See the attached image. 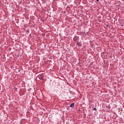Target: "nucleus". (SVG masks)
I'll return each mask as SVG.
<instances>
[{
  "mask_svg": "<svg viewBox=\"0 0 124 124\" xmlns=\"http://www.w3.org/2000/svg\"><path fill=\"white\" fill-rule=\"evenodd\" d=\"M17 57H21V56L18 55H17Z\"/></svg>",
  "mask_w": 124,
  "mask_h": 124,
  "instance_id": "obj_7",
  "label": "nucleus"
},
{
  "mask_svg": "<svg viewBox=\"0 0 124 124\" xmlns=\"http://www.w3.org/2000/svg\"><path fill=\"white\" fill-rule=\"evenodd\" d=\"M79 36H76L74 37L73 41H74V42H76V41H79Z\"/></svg>",
  "mask_w": 124,
  "mask_h": 124,
  "instance_id": "obj_1",
  "label": "nucleus"
},
{
  "mask_svg": "<svg viewBox=\"0 0 124 124\" xmlns=\"http://www.w3.org/2000/svg\"><path fill=\"white\" fill-rule=\"evenodd\" d=\"M93 110L94 111H96L97 109H96V108H93Z\"/></svg>",
  "mask_w": 124,
  "mask_h": 124,
  "instance_id": "obj_6",
  "label": "nucleus"
},
{
  "mask_svg": "<svg viewBox=\"0 0 124 124\" xmlns=\"http://www.w3.org/2000/svg\"><path fill=\"white\" fill-rule=\"evenodd\" d=\"M20 70H18V71H17V72H20Z\"/></svg>",
  "mask_w": 124,
  "mask_h": 124,
  "instance_id": "obj_8",
  "label": "nucleus"
},
{
  "mask_svg": "<svg viewBox=\"0 0 124 124\" xmlns=\"http://www.w3.org/2000/svg\"><path fill=\"white\" fill-rule=\"evenodd\" d=\"M39 78L41 80V81H43V80H44V75H43V74L40 75L39 76Z\"/></svg>",
  "mask_w": 124,
  "mask_h": 124,
  "instance_id": "obj_2",
  "label": "nucleus"
},
{
  "mask_svg": "<svg viewBox=\"0 0 124 124\" xmlns=\"http://www.w3.org/2000/svg\"><path fill=\"white\" fill-rule=\"evenodd\" d=\"M74 105H75L74 103L71 104L70 105V107H71V108L74 107Z\"/></svg>",
  "mask_w": 124,
  "mask_h": 124,
  "instance_id": "obj_4",
  "label": "nucleus"
},
{
  "mask_svg": "<svg viewBox=\"0 0 124 124\" xmlns=\"http://www.w3.org/2000/svg\"><path fill=\"white\" fill-rule=\"evenodd\" d=\"M96 1H99V0H96Z\"/></svg>",
  "mask_w": 124,
  "mask_h": 124,
  "instance_id": "obj_10",
  "label": "nucleus"
},
{
  "mask_svg": "<svg viewBox=\"0 0 124 124\" xmlns=\"http://www.w3.org/2000/svg\"><path fill=\"white\" fill-rule=\"evenodd\" d=\"M76 45L78 46V47H82V44L80 43V42H76Z\"/></svg>",
  "mask_w": 124,
  "mask_h": 124,
  "instance_id": "obj_3",
  "label": "nucleus"
},
{
  "mask_svg": "<svg viewBox=\"0 0 124 124\" xmlns=\"http://www.w3.org/2000/svg\"><path fill=\"white\" fill-rule=\"evenodd\" d=\"M107 108H108V109H110L111 107L110 106H108Z\"/></svg>",
  "mask_w": 124,
  "mask_h": 124,
  "instance_id": "obj_5",
  "label": "nucleus"
},
{
  "mask_svg": "<svg viewBox=\"0 0 124 124\" xmlns=\"http://www.w3.org/2000/svg\"><path fill=\"white\" fill-rule=\"evenodd\" d=\"M109 25H107V28L108 27H109Z\"/></svg>",
  "mask_w": 124,
  "mask_h": 124,
  "instance_id": "obj_9",
  "label": "nucleus"
}]
</instances>
